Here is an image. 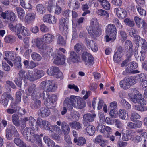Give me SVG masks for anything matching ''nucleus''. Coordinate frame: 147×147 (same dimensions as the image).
<instances>
[{
  "instance_id": "obj_23",
  "label": "nucleus",
  "mask_w": 147,
  "mask_h": 147,
  "mask_svg": "<svg viewBox=\"0 0 147 147\" xmlns=\"http://www.w3.org/2000/svg\"><path fill=\"white\" fill-rule=\"evenodd\" d=\"M69 8L73 10H78L80 7V3L76 0H70L68 3Z\"/></svg>"
},
{
  "instance_id": "obj_49",
  "label": "nucleus",
  "mask_w": 147,
  "mask_h": 147,
  "mask_svg": "<svg viewBox=\"0 0 147 147\" xmlns=\"http://www.w3.org/2000/svg\"><path fill=\"white\" fill-rule=\"evenodd\" d=\"M18 76L22 79L24 78V79H26L27 77V73H26V71L24 70L21 69L19 71Z\"/></svg>"
},
{
  "instance_id": "obj_8",
  "label": "nucleus",
  "mask_w": 147,
  "mask_h": 147,
  "mask_svg": "<svg viewBox=\"0 0 147 147\" xmlns=\"http://www.w3.org/2000/svg\"><path fill=\"white\" fill-rule=\"evenodd\" d=\"M130 99L134 103H137L142 105L146 104V101L142 98L141 95L139 94L131 96Z\"/></svg>"
},
{
  "instance_id": "obj_14",
  "label": "nucleus",
  "mask_w": 147,
  "mask_h": 147,
  "mask_svg": "<svg viewBox=\"0 0 147 147\" xmlns=\"http://www.w3.org/2000/svg\"><path fill=\"white\" fill-rule=\"evenodd\" d=\"M29 138H28L27 141H29L31 143H33L36 141L38 143V145L40 146L42 145V142L40 136L37 134H35L34 132L31 134Z\"/></svg>"
},
{
  "instance_id": "obj_26",
  "label": "nucleus",
  "mask_w": 147,
  "mask_h": 147,
  "mask_svg": "<svg viewBox=\"0 0 147 147\" xmlns=\"http://www.w3.org/2000/svg\"><path fill=\"white\" fill-rule=\"evenodd\" d=\"M33 101L32 102L30 105V107L31 109H38L41 106V101L38 99L32 98Z\"/></svg>"
},
{
  "instance_id": "obj_54",
  "label": "nucleus",
  "mask_w": 147,
  "mask_h": 147,
  "mask_svg": "<svg viewBox=\"0 0 147 147\" xmlns=\"http://www.w3.org/2000/svg\"><path fill=\"white\" fill-rule=\"evenodd\" d=\"M140 116L138 114L134 113L131 114L130 119L132 121L135 122L136 121V119H140Z\"/></svg>"
},
{
  "instance_id": "obj_19",
  "label": "nucleus",
  "mask_w": 147,
  "mask_h": 147,
  "mask_svg": "<svg viewBox=\"0 0 147 147\" xmlns=\"http://www.w3.org/2000/svg\"><path fill=\"white\" fill-rule=\"evenodd\" d=\"M10 106L11 108H8L7 109V112L9 114H11L16 113L21 108L20 107L17 106L16 103H14L13 102H12Z\"/></svg>"
},
{
  "instance_id": "obj_30",
  "label": "nucleus",
  "mask_w": 147,
  "mask_h": 147,
  "mask_svg": "<svg viewBox=\"0 0 147 147\" xmlns=\"http://www.w3.org/2000/svg\"><path fill=\"white\" fill-rule=\"evenodd\" d=\"M85 131L89 135L92 136L95 132V128L92 125H90L85 129Z\"/></svg>"
},
{
  "instance_id": "obj_33",
  "label": "nucleus",
  "mask_w": 147,
  "mask_h": 147,
  "mask_svg": "<svg viewBox=\"0 0 147 147\" xmlns=\"http://www.w3.org/2000/svg\"><path fill=\"white\" fill-rule=\"evenodd\" d=\"M16 40L15 37L12 35H8L5 36L4 38L5 42L6 43L12 44Z\"/></svg>"
},
{
  "instance_id": "obj_57",
  "label": "nucleus",
  "mask_w": 147,
  "mask_h": 147,
  "mask_svg": "<svg viewBox=\"0 0 147 147\" xmlns=\"http://www.w3.org/2000/svg\"><path fill=\"white\" fill-rule=\"evenodd\" d=\"M136 8L139 13L140 15L143 16H145L146 15V11L145 10L142 8L141 7L139 6H136Z\"/></svg>"
},
{
  "instance_id": "obj_1",
  "label": "nucleus",
  "mask_w": 147,
  "mask_h": 147,
  "mask_svg": "<svg viewBox=\"0 0 147 147\" xmlns=\"http://www.w3.org/2000/svg\"><path fill=\"white\" fill-rule=\"evenodd\" d=\"M8 27L10 30L15 32V34L18 36V38L20 39H22V38L20 34L24 36L28 35V30L27 29L22 26L20 23H17L15 25L12 23H10Z\"/></svg>"
},
{
  "instance_id": "obj_9",
  "label": "nucleus",
  "mask_w": 147,
  "mask_h": 147,
  "mask_svg": "<svg viewBox=\"0 0 147 147\" xmlns=\"http://www.w3.org/2000/svg\"><path fill=\"white\" fill-rule=\"evenodd\" d=\"M96 115L95 113L91 114L89 113L84 114L83 117V124L85 126H87L89 123L93 121L95 118Z\"/></svg>"
},
{
  "instance_id": "obj_6",
  "label": "nucleus",
  "mask_w": 147,
  "mask_h": 147,
  "mask_svg": "<svg viewBox=\"0 0 147 147\" xmlns=\"http://www.w3.org/2000/svg\"><path fill=\"white\" fill-rule=\"evenodd\" d=\"M135 81L130 78H125L123 80L120 82V87L123 89H127L129 88L131 86L135 84Z\"/></svg>"
},
{
  "instance_id": "obj_53",
  "label": "nucleus",
  "mask_w": 147,
  "mask_h": 147,
  "mask_svg": "<svg viewBox=\"0 0 147 147\" xmlns=\"http://www.w3.org/2000/svg\"><path fill=\"white\" fill-rule=\"evenodd\" d=\"M130 131L129 130H127L126 133H122V140L125 141H127L130 139V135L129 134Z\"/></svg>"
},
{
  "instance_id": "obj_22",
  "label": "nucleus",
  "mask_w": 147,
  "mask_h": 147,
  "mask_svg": "<svg viewBox=\"0 0 147 147\" xmlns=\"http://www.w3.org/2000/svg\"><path fill=\"white\" fill-rule=\"evenodd\" d=\"M50 113V110L48 108L45 107L41 108L38 111V115L42 117L48 116Z\"/></svg>"
},
{
  "instance_id": "obj_40",
  "label": "nucleus",
  "mask_w": 147,
  "mask_h": 147,
  "mask_svg": "<svg viewBox=\"0 0 147 147\" xmlns=\"http://www.w3.org/2000/svg\"><path fill=\"white\" fill-rule=\"evenodd\" d=\"M96 12L98 15L104 16L106 19H108L109 16V14L106 11L103 9H98Z\"/></svg>"
},
{
  "instance_id": "obj_63",
  "label": "nucleus",
  "mask_w": 147,
  "mask_h": 147,
  "mask_svg": "<svg viewBox=\"0 0 147 147\" xmlns=\"http://www.w3.org/2000/svg\"><path fill=\"white\" fill-rule=\"evenodd\" d=\"M134 19L137 26L138 27H140L141 24V19L137 16H135L134 17Z\"/></svg>"
},
{
  "instance_id": "obj_61",
  "label": "nucleus",
  "mask_w": 147,
  "mask_h": 147,
  "mask_svg": "<svg viewBox=\"0 0 147 147\" xmlns=\"http://www.w3.org/2000/svg\"><path fill=\"white\" fill-rule=\"evenodd\" d=\"M109 109L110 110L109 113L110 115L113 118H116L117 116V111L115 108H113L112 109Z\"/></svg>"
},
{
  "instance_id": "obj_5",
  "label": "nucleus",
  "mask_w": 147,
  "mask_h": 147,
  "mask_svg": "<svg viewBox=\"0 0 147 147\" xmlns=\"http://www.w3.org/2000/svg\"><path fill=\"white\" fill-rule=\"evenodd\" d=\"M77 96H70V97H67L63 102L64 106H66L68 109L71 110L75 106Z\"/></svg>"
},
{
  "instance_id": "obj_43",
  "label": "nucleus",
  "mask_w": 147,
  "mask_h": 147,
  "mask_svg": "<svg viewBox=\"0 0 147 147\" xmlns=\"http://www.w3.org/2000/svg\"><path fill=\"white\" fill-rule=\"evenodd\" d=\"M4 53L5 56L11 60L14 59L15 57V53L13 51H5L4 52Z\"/></svg>"
},
{
  "instance_id": "obj_4",
  "label": "nucleus",
  "mask_w": 147,
  "mask_h": 147,
  "mask_svg": "<svg viewBox=\"0 0 147 147\" xmlns=\"http://www.w3.org/2000/svg\"><path fill=\"white\" fill-rule=\"evenodd\" d=\"M40 88L48 92H53L57 88V86L55 83L49 80L42 82L40 84Z\"/></svg>"
},
{
  "instance_id": "obj_35",
  "label": "nucleus",
  "mask_w": 147,
  "mask_h": 147,
  "mask_svg": "<svg viewBox=\"0 0 147 147\" xmlns=\"http://www.w3.org/2000/svg\"><path fill=\"white\" fill-rule=\"evenodd\" d=\"M118 115L119 118L123 120L127 119L128 116L126 111L123 109L119 110L118 112Z\"/></svg>"
},
{
  "instance_id": "obj_3",
  "label": "nucleus",
  "mask_w": 147,
  "mask_h": 147,
  "mask_svg": "<svg viewBox=\"0 0 147 147\" xmlns=\"http://www.w3.org/2000/svg\"><path fill=\"white\" fill-rule=\"evenodd\" d=\"M34 92L32 94V97L33 99H38L40 97L46 100L47 102H48V100L50 96L48 92L42 89L41 88L39 90H35Z\"/></svg>"
},
{
  "instance_id": "obj_18",
  "label": "nucleus",
  "mask_w": 147,
  "mask_h": 147,
  "mask_svg": "<svg viewBox=\"0 0 147 147\" xmlns=\"http://www.w3.org/2000/svg\"><path fill=\"white\" fill-rule=\"evenodd\" d=\"M36 14L33 13H29L26 14L25 18V21L28 24L32 23L35 20Z\"/></svg>"
},
{
  "instance_id": "obj_24",
  "label": "nucleus",
  "mask_w": 147,
  "mask_h": 147,
  "mask_svg": "<svg viewBox=\"0 0 147 147\" xmlns=\"http://www.w3.org/2000/svg\"><path fill=\"white\" fill-rule=\"evenodd\" d=\"M115 11L119 18H124L127 16L126 11L124 9L121 8H117L115 9Z\"/></svg>"
},
{
  "instance_id": "obj_36",
  "label": "nucleus",
  "mask_w": 147,
  "mask_h": 147,
  "mask_svg": "<svg viewBox=\"0 0 147 147\" xmlns=\"http://www.w3.org/2000/svg\"><path fill=\"white\" fill-rule=\"evenodd\" d=\"M12 122L13 124L16 127H19L20 126V122L19 120V117L16 114H14L12 116Z\"/></svg>"
},
{
  "instance_id": "obj_11",
  "label": "nucleus",
  "mask_w": 147,
  "mask_h": 147,
  "mask_svg": "<svg viewBox=\"0 0 147 147\" xmlns=\"http://www.w3.org/2000/svg\"><path fill=\"white\" fill-rule=\"evenodd\" d=\"M42 125L45 129L47 130L53 132V131L59 130V127L57 125L51 126L49 123L46 120L42 121Z\"/></svg>"
},
{
  "instance_id": "obj_32",
  "label": "nucleus",
  "mask_w": 147,
  "mask_h": 147,
  "mask_svg": "<svg viewBox=\"0 0 147 147\" xmlns=\"http://www.w3.org/2000/svg\"><path fill=\"white\" fill-rule=\"evenodd\" d=\"M125 45L126 47H127V48L129 49V53L128 52V53L127 54H127H128L130 55H131V57L133 53V51L132 49L133 47V45L131 41L129 40H127L125 42Z\"/></svg>"
},
{
  "instance_id": "obj_55",
  "label": "nucleus",
  "mask_w": 147,
  "mask_h": 147,
  "mask_svg": "<svg viewBox=\"0 0 147 147\" xmlns=\"http://www.w3.org/2000/svg\"><path fill=\"white\" fill-rule=\"evenodd\" d=\"M103 8L107 10H109L110 8V5L109 3L107 0H105L100 4Z\"/></svg>"
},
{
  "instance_id": "obj_39",
  "label": "nucleus",
  "mask_w": 147,
  "mask_h": 147,
  "mask_svg": "<svg viewBox=\"0 0 147 147\" xmlns=\"http://www.w3.org/2000/svg\"><path fill=\"white\" fill-rule=\"evenodd\" d=\"M15 66L18 68L21 67V59L19 56L15 57V58L12 60Z\"/></svg>"
},
{
  "instance_id": "obj_46",
  "label": "nucleus",
  "mask_w": 147,
  "mask_h": 147,
  "mask_svg": "<svg viewBox=\"0 0 147 147\" xmlns=\"http://www.w3.org/2000/svg\"><path fill=\"white\" fill-rule=\"evenodd\" d=\"M91 29V31H92L91 32L92 33L93 35H94L97 36H98L101 34V29L99 27L94 28V30L93 28Z\"/></svg>"
},
{
  "instance_id": "obj_29",
  "label": "nucleus",
  "mask_w": 147,
  "mask_h": 147,
  "mask_svg": "<svg viewBox=\"0 0 147 147\" xmlns=\"http://www.w3.org/2000/svg\"><path fill=\"white\" fill-rule=\"evenodd\" d=\"M36 123V120L32 116H30L29 120V125L32 129L34 130H37L38 129Z\"/></svg>"
},
{
  "instance_id": "obj_21",
  "label": "nucleus",
  "mask_w": 147,
  "mask_h": 147,
  "mask_svg": "<svg viewBox=\"0 0 147 147\" xmlns=\"http://www.w3.org/2000/svg\"><path fill=\"white\" fill-rule=\"evenodd\" d=\"M54 38V36L50 33H47L43 35L42 40L45 43L49 44L51 43Z\"/></svg>"
},
{
  "instance_id": "obj_48",
  "label": "nucleus",
  "mask_w": 147,
  "mask_h": 147,
  "mask_svg": "<svg viewBox=\"0 0 147 147\" xmlns=\"http://www.w3.org/2000/svg\"><path fill=\"white\" fill-rule=\"evenodd\" d=\"M43 42L41 39L37 38L36 41V44L37 47L39 49L42 50L44 48L43 47Z\"/></svg>"
},
{
  "instance_id": "obj_20",
  "label": "nucleus",
  "mask_w": 147,
  "mask_h": 147,
  "mask_svg": "<svg viewBox=\"0 0 147 147\" xmlns=\"http://www.w3.org/2000/svg\"><path fill=\"white\" fill-rule=\"evenodd\" d=\"M132 60L131 55L127 54L126 59L123 61L121 64V66L122 67L125 66V70H129V73H131L132 71V69H131L129 67V65H127L128 63Z\"/></svg>"
},
{
  "instance_id": "obj_12",
  "label": "nucleus",
  "mask_w": 147,
  "mask_h": 147,
  "mask_svg": "<svg viewBox=\"0 0 147 147\" xmlns=\"http://www.w3.org/2000/svg\"><path fill=\"white\" fill-rule=\"evenodd\" d=\"M67 18H62L59 20V22L60 30L62 32L64 33L65 34L68 33L67 31L68 28L67 24Z\"/></svg>"
},
{
  "instance_id": "obj_41",
  "label": "nucleus",
  "mask_w": 147,
  "mask_h": 147,
  "mask_svg": "<svg viewBox=\"0 0 147 147\" xmlns=\"http://www.w3.org/2000/svg\"><path fill=\"white\" fill-rule=\"evenodd\" d=\"M99 27V23L96 18H93L91 21L90 28L91 29Z\"/></svg>"
},
{
  "instance_id": "obj_50",
  "label": "nucleus",
  "mask_w": 147,
  "mask_h": 147,
  "mask_svg": "<svg viewBox=\"0 0 147 147\" xmlns=\"http://www.w3.org/2000/svg\"><path fill=\"white\" fill-rule=\"evenodd\" d=\"M36 85L34 84H31L30 85V86L28 88V92H27V93L29 95V93H32V92L33 90H34V92L32 93H33L34 92V90H39V88H36Z\"/></svg>"
},
{
  "instance_id": "obj_31",
  "label": "nucleus",
  "mask_w": 147,
  "mask_h": 147,
  "mask_svg": "<svg viewBox=\"0 0 147 147\" xmlns=\"http://www.w3.org/2000/svg\"><path fill=\"white\" fill-rule=\"evenodd\" d=\"M33 72L36 80L41 78L44 75V71L41 70L34 69H33Z\"/></svg>"
},
{
  "instance_id": "obj_17",
  "label": "nucleus",
  "mask_w": 147,
  "mask_h": 147,
  "mask_svg": "<svg viewBox=\"0 0 147 147\" xmlns=\"http://www.w3.org/2000/svg\"><path fill=\"white\" fill-rule=\"evenodd\" d=\"M56 124L58 126L61 125V129L63 133L65 135H67L70 132V129L69 125L65 121L62 123L59 121L56 122Z\"/></svg>"
},
{
  "instance_id": "obj_62",
  "label": "nucleus",
  "mask_w": 147,
  "mask_h": 147,
  "mask_svg": "<svg viewBox=\"0 0 147 147\" xmlns=\"http://www.w3.org/2000/svg\"><path fill=\"white\" fill-rule=\"evenodd\" d=\"M23 79L18 76L15 80V82L16 85L18 87H21L22 84V80Z\"/></svg>"
},
{
  "instance_id": "obj_51",
  "label": "nucleus",
  "mask_w": 147,
  "mask_h": 147,
  "mask_svg": "<svg viewBox=\"0 0 147 147\" xmlns=\"http://www.w3.org/2000/svg\"><path fill=\"white\" fill-rule=\"evenodd\" d=\"M14 142L15 144L18 146L20 147L23 146V144H24L22 140L18 138H16L14 139ZM25 146V145H24Z\"/></svg>"
},
{
  "instance_id": "obj_28",
  "label": "nucleus",
  "mask_w": 147,
  "mask_h": 147,
  "mask_svg": "<svg viewBox=\"0 0 147 147\" xmlns=\"http://www.w3.org/2000/svg\"><path fill=\"white\" fill-rule=\"evenodd\" d=\"M59 71V69L58 67H52L48 69L47 72L49 75L53 76L56 75Z\"/></svg>"
},
{
  "instance_id": "obj_60",
  "label": "nucleus",
  "mask_w": 147,
  "mask_h": 147,
  "mask_svg": "<svg viewBox=\"0 0 147 147\" xmlns=\"http://www.w3.org/2000/svg\"><path fill=\"white\" fill-rule=\"evenodd\" d=\"M122 56L119 55L118 54L115 53L113 57L114 61L116 63H119L121 60V58Z\"/></svg>"
},
{
  "instance_id": "obj_37",
  "label": "nucleus",
  "mask_w": 147,
  "mask_h": 147,
  "mask_svg": "<svg viewBox=\"0 0 147 147\" xmlns=\"http://www.w3.org/2000/svg\"><path fill=\"white\" fill-rule=\"evenodd\" d=\"M75 51L78 54H80L83 50V45L81 43H77L74 46Z\"/></svg>"
},
{
  "instance_id": "obj_34",
  "label": "nucleus",
  "mask_w": 147,
  "mask_h": 147,
  "mask_svg": "<svg viewBox=\"0 0 147 147\" xmlns=\"http://www.w3.org/2000/svg\"><path fill=\"white\" fill-rule=\"evenodd\" d=\"M74 142L76 143L78 145L82 146L86 143V141L85 139L82 137H80L77 139L75 138L74 139Z\"/></svg>"
},
{
  "instance_id": "obj_58",
  "label": "nucleus",
  "mask_w": 147,
  "mask_h": 147,
  "mask_svg": "<svg viewBox=\"0 0 147 147\" xmlns=\"http://www.w3.org/2000/svg\"><path fill=\"white\" fill-rule=\"evenodd\" d=\"M57 100V98L55 94H52L51 96H49L48 102L50 103L53 104Z\"/></svg>"
},
{
  "instance_id": "obj_16",
  "label": "nucleus",
  "mask_w": 147,
  "mask_h": 147,
  "mask_svg": "<svg viewBox=\"0 0 147 147\" xmlns=\"http://www.w3.org/2000/svg\"><path fill=\"white\" fill-rule=\"evenodd\" d=\"M56 58L54 60V63L57 65H61L65 63V57L60 53L56 54Z\"/></svg>"
},
{
  "instance_id": "obj_52",
  "label": "nucleus",
  "mask_w": 147,
  "mask_h": 147,
  "mask_svg": "<svg viewBox=\"0 0 147 147\" xmlns=\"http://www.w3.org/2000/svg\"><path fill=\"white\" fill-rule=\"evenodd\" d=\"M124 22L127 25L131 27H133L135 25L134 21L131 20L129 18H127L124 19Z\"/></svg>"
},
{
  "instance_id": "obj_47",
  "label": "nucleus",
  "mask_w": 147,
  "mask_h": 147,
  "mask_svg": "<svg viewBox=\"0 0 147 147\" xmlns=\"http://www.w3.org/2000/svg\"><path fill=\"white\" fill-rule=\"evenodd\" d=\"M57 43L60 46L65 45L66 44V40L61 35L58 36L57 41Z\"/></svg>"
},
{
  "instance_id": "obj_56",
  "label": "nucleus",
  "mask_w": 147,
  "mask_h": 147,
  "mask_svg": "<svg viewBox=\"0 0 147 147\" xmlns=\"http://www.w3.org/2000/svg\"><path fill=\"white\" fill-rule=\"evenodd\" d=\"M16 10L19 16L22 17L24 16L25 12L22 8L20 7H17L16 8Z\"/></svg>"
},
{
  "instance_id": "obj_64",
  "label": "nucleus",
  "mask_w": 147,
  "mask_h": 147,
  "mask_svg": "<svg viewBox=\"0 0 147 147\" xmlns=\"http://www.w3.org/2000/svg\"><path fill=\"white\" fill-rule=\"evenodd\" d=\"M2 66L4 70L7 71H9L10 70V67L4 62H2Z\"/></svg>"
},
{
  "instance_id": "obj_15",
  "label": "nucleus",
  "mask_w": 147,
  "mask_h": 147,
  "mask_svg": "<svg viewBox=\"0 0 147 147\" xmlns=\"http://www.w3.org/2000/svg\"><path fill=\"white\" fill-rule=\"evenodd\" d=\"M80 57L74 51H71L70 53L69 57L67 59V62L69 64L71 62L77 63L79 62Z\"/></svg>"
},
{
  "instance_id": "obj_38",
  "label": "nucleus",
  "mask_w": 147,
  "mask_h": 147,
  "mask_svg": "<svg viewBox=\"0 0 147 147\" xmlns=\"http://www.w3.org/2000/svg\"><path fill=\"white\" fill-rule=\"evenodd\" d=\"M27 78L26 79H28L31 81H34L36 80L34 73H33L30 70H28L27 72Z\"/></svg>"
},
{
  "instance_id": "obj_13",
  "label": "nucleus",
  "mask_w": 147,
  "mask_h": 147,
  "mask_svg": "<svg viewBox=\"0 0 147 147\" xmlns=\"http://www.w3.org/2000/svg\"><path fill=\"white\" fill-rule=\"evenodd\" d=\"M52 50L51 47H47L44 48L41 51V54L45 59H49L52 55Z\"/></svg>"
},
{
  "instance_id": "obj_42",
  "label": "nucleus",
  "mask_w": 147,
  "mask_h": 147,
  "mask_svg": "<svg viewBox=\"0 0 147 147\" xmlns=\"http://www.w3.org/2000/svg\"><path fill=\"white\" fill-rule=\"evenodd\" d=\"M69 125L71 128L78 130L81 128V124L79 122L74 121L70 122Z\"/></svg>"
},
{
  "instance_id": "obj_10",
  "label": "nucleus",
  "mask_w": 147,
  "mask_h": 147,
  "mask_svg": "<svg viewBox=\"0 0 147 147\" xmlns=\"http://www.w3.org/2000/svg\"><path fill=\"white\" fill-rule=\"evenodd\" d=\"M9 99L13 100V98L9 92H5L1 96V103L4 107H6L8 105Z\"/></svg>"
},
{
  "instance_id": "obj_59",
  "label": "nucleus",
  "mask_w": 147,
  "mask_h": 147,
  "mask_svg": "<svg viewBox=\"0 0 147 147\" xmlns=\"http://www.w3.org/2000/svg\"><path fill=\"white\" fill-rule=\"evenodd\" d=\"M121 102L123 105L127 109H130L131 107V105L125 100L122 99L121 100Z\"/></svg>"
},
{
  "instance_id": "obj_7",
  "label": "nucleus",
  "mask_w": 147,
  "mask_h": 147,
  "mask_svg": "<svg viewBox=\"0 0 147 147\" xmlns=\"http://www.w3.org/2000/svg\"><path fill=\"white\" fill-rule=\"evenodd\" d=\"M82 58L86 65L89 67L92 66L94 63L93 56L87 52H84L82 55Z\"/></svg>"
},
{
  "instance_id": "obj_45",
  "label": "nucleus",
  "mask_w": 147,
  "mask_h": 147,
  "mask_svg": "<svg viewBox=\"0 0 147 147\" xmlns=\"http://www.w3.org/2000/svg\"><path fill=\"white\" fill-rule=\"evenodd\" d=\"M31 56L32 59L35 61H40L42 59L41 56L40 54L35 52L31 54Z\"/></svg>"
},
{
  "instance_id": "obj_2",
  "label": "nucleus",
  "mask_w": 147,
  "mask_h": 147,
  "mask_svg": "<svg viewBox=\"0 0 147 147\" xmlns=\"http://www.w3.org/2000/svg\"><path fill=\"white\" fill-rule=\"evenodd\" d=\"M106 32L107 34L105 36L107 42L112 39L114 40L116 39L117 29L114 25L113 24H108L106 27Z\"/></svg>"
},
{
  "instance_id": "obj_44",
  "label": "nucleus",
  "mask_w": 147,
  "mask_h": 147,
  "mask_svg": "<svg viewBox=\"0 0 147 147\" xmlns=\"http://www.w3.org/2000/svg\"><path fill=\"white\" fill-rule=\"evenodd\" d=\"M36 9L38 13L43 14L45 11V6L42 4H39L37 5Z\"/></svg>"
},
{
  "instance_id": "obj_27",
  "label": "nucleus",
  "mask_w": 147,
  "mask_h": 147,
  "mask_svg": "<svg viewBox=\"0 0 147 147\" xmlns=\"http://www.w3.org/2000/svg\"><path fill=\"white\" fill-rule=\"evenodd\" d=\"M76 107L78 109H82L84 107L86 106L85 101L79 97H77Z\"/></svg>"
},
{
  "instance_id": "obj_25",
  "label": "nucleus",
  "mask_w": 147,
  "mask_h": 147,
  "mask_svg": "<svg viewBox=\"0 0 147 147\" xmlns=\"http://www.w3.org/2000/svg\"><path fill=\"white\" fill-rule=\"evenodd\" d=\"M29 127H26L22 133V135L24 138L26 140L30 137L33 132H34V129Z\"/></svg>"
}]
</instances>
